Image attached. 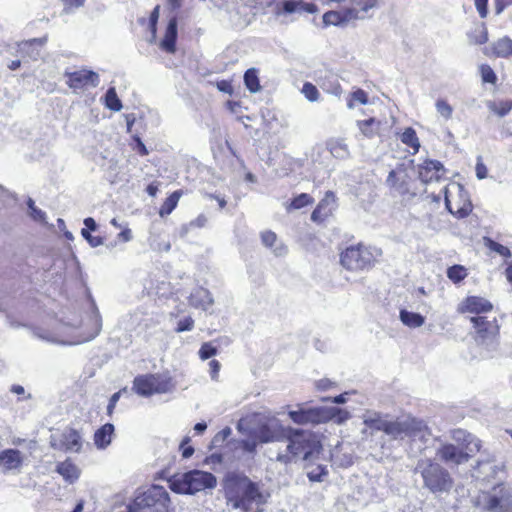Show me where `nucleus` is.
<instances>
[{"mask_svg":"<svg viewBox=\"0 0 512 512\" xmlns=\"http://www.w3.org/2000/svg\"><path fill=\"white\" fill-rule=\"evenodd\" d=\"M484 243L489 250L496 252L497 254L505 258H510L512 256V253L508 247L494 241L489 237L484 238Z\"/></svg>","mask_w":512,"mask_h":512,"instance_id":"obj_39","label":"nucleus"},{"mask_svg":"<svg viewBox=\"0 0 512 512\" xmlns=\"http://www.w3.org/2000/svg\"><path fill=\"white\" fill-rule=\"evenodd\" d=\"M291 427L284 426L278 419L261 424L252 431L260 443L281 442L287 439Z\"/></svg>","mask_w":512,"mask_h":512,"instance_id":"obj_12","label":"nucleus"},{"mask_svg":"<svg viewBox=\"0 0 512 512\" xmlns=\"http://www.w3.org/2000/svg\"><path fill=\"white\" fill-rule=\"evenodd\" d=\"M364 425L372 431L383 432L391 440L402 441L406 438H424L427 427L422 420L414 417L391 418L379 412H367L363 417Z\"/></svg>","mask_w":512,"mask_h":512,"instance_id":"obj_2","label":"nucleus"},{"mask_svg":"<svg viewBox=\"0 0 512 512\" xmlns=\"http://www.w3.org/2000/svg\"><path fill=\"white\" fill-rule=\"evenodd\" d=\"M250 435L252 436V438L242 440L241 447L245 452L252 454L256 451L257 444L259 441L256 439L255 434L253 432H251Z\"/></svg>","mask_w":512,"mask_h":512,"instance_id":"obj_51","label":"nucleus"},{"mask_svg":"<svg viewBox=\"0 0 512 512\" xmlns=\"http://www.w3.org/2000/svg\"><path fill=\"white\" fill-rule=\"evenodd\" d=\"M218 349L211 342H205L201 345L198 355L202 360L210 359L211 357L217 355Z\"/></svg>","mask_w":512,"mask_h":512,"instance_id":"obj_47","label":"nucleus"},{"mask_svg":"<svg viewBox=\"0 0 512 512\" xmlns=\"http://www.w3.org/2000/svg\"><path fill=\"white\" fill-rule=\"evenodd\" d=\"M416 472L421 474L423 487L433 494L448 493L454 484L449 471L430 459L420 460Z\"/></svg>","mask_w":512,"mask_h":512,"instance_id":"obj_6","label":"nucleus"},{"mask_svg":"<svg viewBox=\"0 0 512 512\" xmlns=\"http://www.w3.org/2000/svg\"><path fill=\"white\" fill-rule=\"evenodd\" d=\"M475 171H476V176L479 180L485 179L487 177L488 170H487L486 165L482 162L481 156L477 157Z\"/></svg>","mask_w":512,"mask_h":512,"instance_id":"obj_54","label":"nucleus"},{"mask_svg":"<svg viewBox=\"0 0 512 512\" xmlns=\"http://www.w3.org/2000/svg\"><path fill=\"white\" fill-rule=\"evenodd\" d=\"M209 367L211 378L213 380H216L221 367L220 362L218 360L213 359L209 362Z\"/></svg>","mask_w":512,"mask_h":512,"instance_id":"obj_62","label":"nucleus"},{"mask_svg":"<svg viewBox=\"0 0 512 512\" xmlns=\"http://www.w3.org/2000/svg\"><path fill=\"white\" fill-rule=\"evenodd\" d=\"M336 411L338 410L335 407H307L305 404H297L296 409L288 410L287 415L296 425L315 426L334 419Z\"/></svg>","mask_w":512,"mask_h":512,"instance_id":"obj_9","label":"nucleus"},{"mask_svg":"<svg viewBox=\"0 0 512 512\" xmlns=\"http://www.w3.org/2000/svg\"><path fill=\"white\" fill-rule=\"evenodd\" d=\"M381 255L382 250L375 246L351 245L341 252L340 263L346 270L364 271L371 269Z\"/></svg>","mask_w":512,"mask_h":512,"instance_id":"obj_7","label":"nucleus"},{"mask_svg":"<svg viewBox=\"0 0 512 512\" xmlns=\"http://www.w3.org/2000/svg\"><path fill=\"white\" fill-rule=\"evenodd\" d=\"M47 36L33 38L18 44V51L23 58L36 61L41 56V48L46 44Z\"/></svg>","mask_w":512,"mask_h":512,"instance_id":"obj_21","label":"nucleus"},{"mask_svg":"<svg viewBox=\"0 0 512 512\" xmlns=\"http://www.w3.org/2000/svg\"><path fill=\"white\" fill-rule=\"evenodd\" d=\"M437 113L444 118L449 120L453 114V107L447 102V100L439 98L435 103Z\"/></svg>","mask_w":512,"mask_h":512,"instance_id":"obj_42","label":"nucleus"},{"mask_svg":"<svg viewBox=\"0 0 512 512\" xmlns=\"http://www.w3.org/2000/svg\"><path fill=\"white\" fill-rule=\"evenodd\" d=\"M512 5V0H495V13L500 15L504 9Z\"/></svg>","mask_w":512,"mask_h":512,"instance_id":"obj_63","label":"nucleus"},{"mask_svg":"<svg viewBox=\"0 0 512 512\" xmlns=\"http://www.w3.org/2000/svg\"><path fill=\"white\" fill-rule=\"evenodd\" d=\"M92 231H88V229H82L81 235L82 237L89 243V245L93 248L98 247L103 244L102 237L91 235Z\"/></svg>","mask_w":512,"mask_h":512,"instance_id":"obj_50","label":"nucleus"},{"mask_svg":"<svg viewBox=\"0 0 512 512\" xmlns=\"http://www.w3.org/2000/svg\"><path fill=\"white\" fill-rule=\"evenodd\" d=\"M452 438L456 442L460 443L463 446V449L468 450L471 453H477L481 448V441L464 429H454L452 431Z\"/></svg>","mask_w":512,"mask_h":512,"instance_id":"obj_23","label":"nucleus"},{"mask_svg":"<svg viewBox=\"0 0 512 512\" xmlns=\"http://www.w3.org/2000/svg\"><path fill=\"white\" fill-rule=\"evenodd\" d=\"M331 155L337 159H345L349 155L347 145L341 140H331L327 143Z\"/></svg>","mask_w":512,"mask_h":512,"instance_id":"obj_34","label":"nucleus"},{"mask_svg":"<svg viewBox=\"0 0 512 512\" xmlns=\"http://www.w3.org/2000/svg\"><path fill=\"white\" fill-rule=\"evenodd\" d=\"M328 473L326 466L317 465L307 472V477L311 482H321Z\"/></svg>","mask_w":512,"mask_h":512,"instance_id":"obj_46","label":"nucleus"},{"mask_svg":"<svg viewBox=\"0 0 512 512\" xmlns=\"http://www.w3.org/2000/svg\"><path fill=\"white\" fill-rule=\"evenodd\" d=\"M488 108L490 111L494 112L498 116L504 117L511 111L512 101L504 100V101H500L499 103L490 101V102H488Z\"/></svg>","mask_w":512,"mask_h":512,"instance_id":"obj_38","label":"nucleus"},{"mask_svg":"<svg viewBox=\"0 0 512 512\" xmlns=\"http://www.w3.org/2000/svg\"><path fill=\"white\" fill-rule=\"evenodd\" d=\"M491 53L486 49V55H492L497 58H509L512 56V39L508 36H503L491 43Z\"/></svg>","mask_w":512,"mask_h":512,"instance_id":"obj_24","label":"nucleus"},{"mask_svg":"<svg viewBox=\"0 0 512 512\" xmlns=\"http://www.w3.org/2000/svg\"><path fill=\"white\" fill-rule=\"evenodd\" d=\"M24 456L16 448H7L0 451V471L3 474H18L23 466Z\"/></svg>","mask_w":512,"mask_h":512,"instance_id":"obj_16","label":"nucleus"},{"mask_svg":"<svg viewBox=\"0 0 512 512\" xmlns=\"http://www.w3.org/2000/svg\"><path fill=\"white\" fill-rule=\"evenodd\" d=\"M313 202L314 199L311 195H309L308 193H301L292 199L290 207L292 209H301L305 206L312 204Z\"/></svg>","mask_w":512,"mask_h":512,"instance_id":"obj_43","label":"nucleus"},{"mask_svg":"<svg viewBox=\"0 0 512 512\" xmlns=\"http://www.w3.org/2000/svg\"><path fill=\"white\" fill-rule=\"evenodd\" d=\"M470 45H483L488 41V29L484 22L475 23L466 33Z\"/></svg>","mask_w":512,"mask_h":512,"instance_id":"obj_25","label":"nucleus"},{"mask_svg":"<svg viewBox=\"0 0 512 512\" xmlns=\"http://www.w3.org/2000/svg\"><path fill=\"white\" fill-rule=\"evenodd\" d=\"M401 322L409 328H418L425 322V317L417 312L401 309L399 312Z\"/></svg>","mask_w":512,"mask_h":512,"instance_id":"obj_29","label":"nucleus"},{"mask_svg":"<svg viewBox=\"0 0 512 512\" xmlns=\"http://www.w3.org/2000/svg\"><path fill=\"white\" fill-rule=\"evenodd\" d=\"M261 240L266 247L272 248L277 241V236L272 231H265L261 234Z\"/></svg>","mask_w":512,"mask_h":512,"instance_id":"obj_53","label":"nucleus"},{"mask_svg":"<svg viewBox=\"0 0 512 512\" xmlns=\"http://www.w3.org/2000/svg\"><path fill=\"white\" fill-rule=\"evenodd\" d=\"M125 391V389L123 390H119L118 392H115L114 394H112V396L110 397L109 399V403L107 405V414L109 416L112 415L113 411H114V408L117 404V402L119 401L120 397H121V394L122 392Z\"/></svg>","mask_w":512,"mask_h":512,"instance_id":"obj_55","label":"nucleus"},{"mask_svg":"<svg viewBox=\"0 0 512 512\" xmlns=\"http://www.w3.org/2000/svg\"><path fill=\"white\" fill-rule=\"evenodd\" d=\"M189 303L195 308L207 310L213 304V298L207 289L197 288L190 294Z\"/></svg>","mask_w":512,"mask_h":512,"instance_id":"obj_26","label":"nucleus"},{"mask_svg":"<svg viewBox=\"0 0 512 512\" xmlns=\"http://www.w3.org/2000/svg\"><path fill=\"white\" fill-rule=\"evenodd\" d=\"M171 388V380L161 374L138 375L133 380V391L142 397L166 393Z\"/></svg>","mask_w":512,"mask_h":512,"instance_id":"obj_10","label":"nucleus"},{"mask_svg":"<svg viewBox=\"0 0 512 512\" xmlns=\"http://www.w3.org/2000/svg\"><path fill=\"white\" fill-rule=\"evenodd\" d=\"M177 38L178 20L177 17L174 16L168 21L165 34L159 43L160 48L166 53L174 54L176 52Z\"/></svg>","mask_w":512,"mask_h":512,"instance_id":"obj_20","label":"nucleus"},{"mask_svg":"<svg viewBox=\"0 0 512 512\" xmlns=\"http://www.w3.org/2000/svg\"><path fill=\"white\" fill-rule=\"evenodd\" d=\"M400 140L403 144L413 149V154H416L419 151L420 142L414 128H406L400 135Z\"/></svg>","mask_w":512,"mask_h":512,"instance_id":"obj_33","label":"nucleus"},{"mask_svg":"<svg viewBox=\"0 0 512 512\" xmlns=\"http://www.w3.org/2000/svg\"><path fill=\"white\" fill-rule=\"evenodd\" d=\"M223 486L228 505L242 512H262L269 497L261 490L260 483L240 472L228 473Z\"/></svg>","mask_w":512,"mask_h":512,"instance_id":"obj_1","label":"nucleus"},{"mask_svg":"<svg viewBox=\"0 0 512 512\" xmlns=\"http://www.w3.org/2000/svg\"><path fill=\"white\" fill-rule=\"evenodd\" d=\"M350 3L351 6L347 8L356 14L354 21L372 18L371 11L379 7V0H350Z\"/></svg>","mask_w":512,"mask_h":512,"instance_id":"obj_22","label":"nucleus"},{"mask_svg":"<svg viewBox=\"0 0 512 512\" xmlns=\"http://www.w3.org/2000/svg\"><path fill=\"white\" fill-rule=\"evenodd\" d=\"M470 322L475 331V341L481 348L483 358H494L499 354V325L496 318L472 316Z\"/></svg>","mask_w":512,"mask_h":512,"instance_id":"obj_3","label":"nucleus"},{"mask_svg":"<svg viewBox=\"0 0 512 512\" xmlns=\"http://www.w3.org/2000/svg\"><path fill=\"white\" fill-rule=\"evenodd\" d=\"M493 309L492 303L480 296L466 297L457 308L459 313H473L476 316H481V313L489 312Z\"/></svg>","mask_w":512,"mask_h":512,"instance_id":"obj_18","label":"nucleus"},{"mask_svg":"<svg viewBox=\"0 0 512 512\" xmlns=\"http://www.w3.org/2000/svg\"><path fill=\"white\" fill-rule=\"evenodd\" d=\"M445 171L444 165L438 160L426 159L418 165L419 179L425 184L439 181Z\"/></svg>","mask_w":512,"mask_h":512,"instance_id":"obj_17","label":"nucleus"},{"mask_svg":"<svg viewBox=\"0 0 512 512\" xmlns=\"http://www.w3.org/2000/svg\"><path fill=\"white\" fill-rule=\"evenodd\" d=\"M216 484L214 474L197 469L174 475L169 479L170 489L178 494L193 495L206 489H213Z\"/></svg>","mask_w":512,"mask_h":512,"instance_id":"obj_4","label":"nucleus"},{"mask_svg":"<svg viewBox=\"0 0 512 512\" xmlns=\"http://www.w3.org/2000/svg\"><path fill=\"white\" fill-rule=\"evenodd\" d=\"M355 102H358L362 105H366L368 103L367 93L362 89H357L356 91L352 92L350 95V99L347 102V107L349 109H353L355 106Z\"/></svg>","mask_w":512,"mask_h":512,"instance_id":"obj_44","label":"nucleus"},{"mask_svg":"<svg viewBox=\"0 0 512 512\" xmlns=\"http://www.w3.org/2000/svg\"><path fill=\"white\" fill-rule=\"evenodd\" d=\"M350 394V392H344L342 394H339L334 397H323L321 398V401L323 402H331L334 404H344L347 402V396Z\"/></svg>","mask_w":512,"mask_h":512,"instance_id":"obj_56","label":"nucleus"},{"mask_svg":"<svg viewBox=\"0 0 512 512\" xmlns=\"http://www.w3.org/2000/svg\"><path fill=\"white\" fill-rule=\"evenodd\" d=\"M193 328H194V320L192 317L187 316V317H184L183 319H180L177 322L175 331L177 333H182V332H186V331H191Z\"/></svg>","mask_w":512,"mask_h":512,"instance_id":"obj_49","label":"nucleus"},{"mask_svg":"<svg viewBox=\"0 0 512 512\" xmlns=\"http://www.w3.org/2000/svg\"><path fill=\"white\" fill-rule=\"evenodd\" d=\"M105 106L111 111L118 112L122 109L123 105L119 99L115 87H109L104 95Z\"/></svg>","mask_w":512,"mask_h":512,"instance_id":"obj_36","label":"nucleus"},{"mask_svg":"<svg viewBox=\"0 0 512 512\" xmlns=\"http://www.w3.org/2000/svg\"><path fill=\"white\" fill-rule=\"evenodd\" d=\"M244 84L251 93H256L261 89L256 68H250L244 73Z\"/></svg>","mask_w":512,"mask_h":512,"instance_id":"obj_35","label":"nucleus"},{"mask_svg":"<svg viewBox=\"0 0 512 512\" xmlns=\"http://www.w3.org/2000/svg\"><path fill=\"white\" fill-rule=\"evenodd\" d=\"M474 454L454 444L446 443L437 449L436 455L447 464L460 465L466 463Z\"/></svg>","mask_w":512,"mask_h":512,"instance_id":"obj_15","label":"nucleus"},{"mask_svg":"<svg viewBox=\"0 0 512 512\" xmlns=\"http://www.w3.org/2000/svg\"><path fill=\"white\" fill-rule=\"evenodd\" d=\"M328 216L321 211L318 207H316L313 212L311 213V220L315 223H322L324 222Z\"/></svg>","mask_w":512,"mask_h":512,"instance_id":"obj_61","label":"nucleus"},{"mask_svg":"<svg viewBox=\"0 0 512 512\" xmlns=\"http://www.w3.org/2000/svg\"><path fill=\"white\" fill-rule=\"evenodd\" d=\"M56 472L69 484L76 482L80 476L78 467L69 460L59 462L56 465Z\"/></svg>","mask_w":512,"mask_h":512,"instance_id":"obj_28","label":"nucleus"},{"mask_svg":"<svg viewBox=\"0 0 512 512\" xmlns=\"http://www.w3.org/2000/svg\"><path fill=\"white\" fill-rule=\"evenodd\" d=\"M217 89L220 92L231 95L233 93V86L228 80H221L216 83Z\"/></svg>","mask_w":512,"mask_h":512,"instance_id":"obj_60","label":"nucleus"},{"mask_svg":"<svg viewBox=\"0 0 512 512\" xmlns=\"http://www.w3.org/2000/svg\"><path fill=\"white\" fill-rule=\"evenodd\" d=\"M133 140L135 142L134 149L140 156H146L149 154V150L139 136H134Z\"/></svg>","mask_w":512,"mask_h":512,"instance_id":"obj_58","label":"nucleus"},{"mask_svg":"<svg viewBox=\"0 0 512 512\" xmlns=\"http://www.w3.org/2000/svg\"><path fill=\"white\" fill-rule=\"evenodd\" d=\"M160 15V6L157 5L152 10L149 17V27H157L158 19Z\"/></svg>","mask_w":512,"mask_h":512,"instance_id":"obj_64","label":"nucleus"},{"mask_svg":"<svg viewBox=\"0 0 512 512\" xmlns=\"http://www.w3.org/2000/svg\"><path fill=\"white\" fill-rule=\"evenodd\" d=\"M293 13H301V0H283L276 5L275 14L277 16Z\"/></svg>","mask_w":512,"mask_h":512,"instance_id":"obj_31","label":"nucleus"},{"mask_svg":"<svg viewBox=\"0 0 512 512\" xmlns=\"http://www.w3.org/2000/svg\"><path fill=\"white\" fill-rule=\"evenodd\" d=\"M399 178L395 170H391L388 174L386 182L389 186L397 188L400 192H404L402 185H398Z\"/></svg>","mask_w":512,"mask_h":512,"instance_id":"obj_57","label":"nucleus"},{"mask_svg":"<svg viewBox=\"0 0 512 512\" xmlns=\"http://www.w3.org/2000/svg\"><path fill=\"white\" fill-rule=\"evenodd\" d=\"M328 217L331 216L332 212L336 209V197L332 191H327L324 198L316 206Z\"/></svg>","mask_w":512,"mask_h":512,"instance_id":"obj_37","label":"nucleus"},{"mask_svg":"<svg viewBox=\"0 0 512 512\" xmlns=\"http://www.w3.org/2000/svg\"><path fill=\"white\" fill-rule=\"evenodd\" d=\"M286 440L288 441L287 451L296 458L301 457L304 461L314 459L322 450V445L316 436L300 428L291 427Z\"/></svg>","mask_w":512,"mask_h":512,"instance_id":"obj_8","label":"nucleus"},{"mask_svg":"<svg viewBox=\"0 0 512 512\" xmlns=\"http://www.w3.org/2000/svg\"><path fill=\"white\" fill-rule=\"evenodd\" d=\"M356 124L362 135L367 138H373L377 135L380 128V121L376 120L374 117L366 120H358Z\"/></svg>","mask_w":512,"mask_h":512,"instance_id":"obj_30","label":"nucleus"},{"mask_svg":"<svg viewBox=\"0 0 512 512\" xmlns=\"http://www.w3.org/2000/svg\"><path fill=\"white\" fill-rule=\"evenodd\" d=\"M27 206L28 215L30 216V218L40 223H46V213L43 210L36 207L35 202L32 198H29L27 200Z\"/></svg>","mask_w":512,"mask_h":512,"instance_id":"obj_40","label":"nucleus"},{"mask_svg":"<svg viewBox=\"0 0 512 512\" xmlns=\"http://www.w3.org/2000/svg\"><path fill=\"white\" fill-rule=\"evenodd\" d=\"M182 195L181 190H176L172 192L164 201L162 206L159 209V215L164 217L166 215H170L172 211L177 207L179 199Z\"/></svg>","mask_w":512,"mask_h":512,"instance_id":"obj_32","label":"nucleus"},{"mask_svg":"<svg viewBox=\"0 0 512 512\" xmlns=\"http://www.w3.org/2000/svg\"><path fill=\"white\" fill-rule=\"evenodd\" d=\"M64 77L67 78V86L74 90L86 89L89 87L96 88L100 84L99 74L86 68L76 71H70L69 69H66L64 71Z\"/></svg>","mask_w":512,"mask_h":512,"instance_id":"obj_13","label":"nucleus"},{"mask_svg":"<svg viewBox=\"0 0 512 512\" xmlns=\"http://www.w3.org/2000/svg\"><path fill=\"white\" fill-rule=\"evenodd\" d=\"M207 222L208 218L204 214H200L196 219L190 221L189 224L184 226L183 229L187 232L190 228H202L207 224Z\"/></svg>","mask_w":512,"mask_h":512,"instance_id":"obj_52","label":"nucleus"},{"mask_svg":"<svg viewBox=\"0 0 512 512\" xmlns=\"http://www.w3.org/2000/svg\"><path fill=\"white\" fill-rule=\"evenodd\" d=\"M467 276L466 269L462 265H453L447 269V277L453 283H460Z\"/></svg>","mask_w":512,"mask_h":512,"instance_id":"obj_41","label":"nucleus"},{"mask_svg":"<svg viewBox=\"0 0 512 512\" xmlns=\"http://www.w3.org/2000/svg\"><path fill=\"white\" fill-rule=\"evenodd\" d=\"M486 512H512V488L500 484L494 486L484 496Z\"/></svg>","mask_w":512,"mask_h":512,"instance_id":"obj_11","label":"nucleus"},{"mask_svg":"<svg viewBox=\"0 0 512 512\" xmlns=\"http://www.w3.org/2000/svg\"><path fill=\"white\" fill-rule=\"evenodd\" d=\"M114 425L106 423L94 433V444L98 449H105L111 443L114 434Z\"/></svg>","mask_w":512,"mask_h":512,"instance_id":"obj_27","label":"nucleus"},{"mask_svg":"<svg viewBox=\"0 0 512 512\" xmlns=\"http://www.w3.org/2000/svg\"><path fill=\"white\" fill-rule=\"evenodd\" d=\"M356 14L348 10L347 7L343 8L342 10L336 11L331 10L327 11L323 14V25L324 27L328 26H337V27H344L349 22L354 21L353 17H355Z\"/></svg>","mask_w":512,"mask_h":512,"instance_id":"obj_19","label":"nucleus"},{"mask_svg":"<svg viewBox=\"0 0 512 512\" xmlns=\"http://www.w3.org/2000/svg\"><path fill=\"white\" fill-rule=\"evenodd\" d=\"M475 7L481 18H486L488 15V0H474Z\"/></svg>","mask_w":512,"mask_h":512,"instance_id":"obj_59","label":"nucleus"},{"mask_svg":"<svg viewBox=\"0 0 512 512\" xmlns=\"http://www.w3.org/2000/svg\"><path fill=\"white\" fill-rule=\"evenodd\" d=\"M51 447L64 452H79L82 448V437L75 429L63 431L59 438L51 437Z\"/></svg>","mask_w":512,"mask_h":512,"instance_id":"obj_14","label":"nucleus"},{"mask_svg":"<svg viewBox=\"0 0 512 512\" xmlns=\"http://www.w3.org/2000/svg\"><path fill=\"white\" fill-rule=\"evenodd\" d=\"M479 69L484 83L495 84L497 82V75L490 65L482 64Z\"/></svg>","mask_w":512,"mask_h":512,"instance_id":"obj_45","label":"nucleus"},{"mask_svg":"<svg viewBox=\"0 0 512 512\" xmlns=\"http://www.w3.org/2000/svg\"><path fill=\"white\" fill-rule=\"evenodd\" d=\"M302 93L310 102H315L319 98V91L317 87L310 82H305L303 84Z\"/></svg>","mask_w":512,"mask_h":512,"instance_id":"obj_48","label":"nucleus"},{"mask_svg":"<svg viewBox=\"0 0 512 512\" xmlns=\"http://www.w3.org/2000/svg\"><path fill=\"white\" fill-rule=\"evenodd\" d=\"M170 496L160 485H152L135 496L120 512H169Z\"/></svg>","mask_w":512,"mask_h":512,"instance_id":"obj_5","label":"nucleus"}]
</instances>
